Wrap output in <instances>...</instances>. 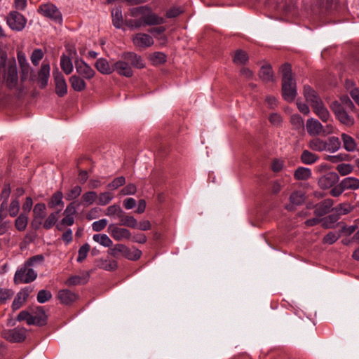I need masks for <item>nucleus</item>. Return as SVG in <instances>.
Returning a JSON list of instances; mask_svg holds the SVG:
<instances>
[{"instance_id":"obj_1","label":"nucleus","mask_w":359,"mask_h":359,"mask_svg":"<svg viewBox=\"0 0 359 359\" xmlns=\"http://www.w3.org/2000/svg\"><path fill=\"white\" fill-rule=\"evenodd\" d=\"M129 15L135 19H126L125 25L132 29L146 26L159 25L165 22L163 17L156 15L146 6L130 8Z\"/></svg>"},{"instance_id":"obj_2","label":"nucleus","mask_w":359,"mask_h":359,"mask_svg":"<svg viewBox=\"0 0 359 359\" xmlns=\"http://www.w3.org/2000/svg\"><path fill=\"white\" fill-rule=\"evenodd\" d=\"M330 107L341 123L346 126L353 125L354 118L351 113L354 111L355 106L348 96H341L339 100L332 102Z\"/></svg>"},{"instance_id":"obj_3","label":"nucleus","mask_w":359,"mask_h":359,"mask_svg":"<svg viewBox=\"0 0 359 359\" xmlns=\"http://www.w3.org/2000/svg\"><path fill=\"white\" fill-rule=\"evenodd\" d=\"M282 73V95L285 100L291 102L297 95L296 82L293 79L291 65L283 64L280 67Z\"/></svg>"},{"instance_id":"obj_4","label":"nucleus","mask_w":359,"mask_h":359,"mask_svg":"<svg viewBox=\"0 0 359 359\" xmlns=\"http://www.w3.org/2000/svg\"><path fill=\"white\" fill-rule=\"evenodd\" d=\"M36 277L37 273L35 271L23 264L15 271L13 280L15 284L29 283L34 281Z\"/></svg>"},{"instance_id":"obj_5","label":"nucleus","mask_w":359,"mask_h":359,"mask_svg":"<svg viewBox=\"0 0 359 359\" xmlns=\"http://www.w3.org/2000/svg\"><path fill=\"white\" fill-rule=\"evenodd\" d=\"M6 22L12 30L21 31L27 23L26 18L18 11H11L6 17Z\"/></svg>"},{"instance_id":"obj_6","label":"nucleus","mask_w":359,"mask_h":359,"mask_svg":"<svg viewBox=\"0 0 359 359\" xmlns=\"http://www.w3.org/2000/svg\"><path fill=\"white\" fill-rule=\"evenodd\" d=\"M46 216V206L43 203L35 204L33 208V219L31 222L32 227L37 230L41 225L43 219Z\"/></svg>"},{"instance_id":"obj_7","label":"nucleus","mask_w":359,"mask_h":359,"mask_svg":"<svg viewBox=\"0 0 359 359\" xmlns=\"http://www.w3.org/2000/svg\"><path fill=\"white\" fill-rule=\"evenodd\" d=\"M132 42L135 47L140 49H146L154 43L153 37L149 34L138 32L131 37Z\"/></svg>"},{"instance_id":"obj_8","label":"nucleus","mask_w":359,"mask_h":359,"mask_svg":"<svg viewBox=\"0 0 359 359\" xmlns=\"http://www.w3.org/2000/svg\"><path fill=\"white\" fill-rule=\"evenodd\" d=\"M26 329L24 327H15L4 330L2 332L3 337L11 343H19L26 339Z\"/></svg>"},{"instance_id":"obj_9","label":"nucleus","mask_w":359,"mask_h":359,"mask_svg":"<svg viewBox=\"0 0 359 359\" xmlns=\"http://www.w3.org/2000/svg\"><path fill=\"white\" fill-rule=\"evenodd\" d=\"M6 67L5 79L8 88L15 87L18 83V71L15 60L9 61Z\"/></svg>"},{"instance_id":"obj_10","label":"nucleus","mask_w":359,"mask_h":359,"mask_svg":"<svg viewBox=\"0 0 359 359\" xmlns=\"http://www.w3.org/2000/svg\"><path fill=\"white\" fill-rule=\"evenodd\" d=\"M39 11L45 17L48 18L59 23L62 22V15L55 6L52 4H42L39 8Z\"/></svg>"},{"instance_id":"obj_11","label":"nucleus","mask_w":359,"mask_h":359,"mask_svg":"<svg viewBox=\"0 0 359 359\" xmlns=\"http://www.w3.org/2000/svg\"><path fill=\"white\" fill-rule=\"evenodd\" d=\"M108 232L111 236L117 241L129 240L132 238L131 233L128 229L118 227L115 224L109 225Z\"/></svg>"},{"instance_id":"obj_12","label":"nucleus","mask_w":359,"mask_h":359,"mask_svg":"<svg viewBox=\"0 0 359 359\" xmlns=\"http://www.w3.org/2000/svg\"><path fill=\"white\" fill-rule=\"evenodd\" d=\"M76 71L79 76L86 79H91L94 77L95 72L82 59H76L74 61Z\"/></svg>"},{"instance_id":"obj_13","label":"nucleus","mask_w":359,"mask_h":359,"mask_svg":"<svg viewBox=\"0 0 359 359\" xmlns=\"http://www.w3.org/2000/svg\"><path fill=\"white\" fill-rule=\"evenodd\" d=\"M114 72H116L118 74L126 77H131L133 72L131 66L127 60L121 58L113 64Z\"/></svg>"},{"instance_id":"obj_14","label":"nucleus","mask_w":359,"mask_h":359,"mask_svg":"<svg viewBox=\"0 0 359 359\" xmlns=\"http://www.w3.org/2000/svg\"><path fill=\"white\" fill-rule=\"evenodd\" d=\"M339 176L334 172H330L321 176L318 179V184L323 189H327L332 187L338 181Z\"/></svg>"},{"instance_id":"obj_15","label":"nucleus","mask_w":359,"mask_h":359,"mask_svg":"<svg viewBox=\"0 0 359 359\" xmlns=\"http://www.w3.org/2000/svg\"><path fill=\"white\" fill-rule=\"evenodd\" d=\"M55 93L59 97H64L67 93V84L64 76L61 72L57 71L53 72Z\"/></svg>"},{"instance_id":"obj_16","label":"nucleus","mask_w":359,"mask_h":359,"mask_svg":"<svg viewBox=\"0 0 359 359\" xmlns=\"http://www.w3.org/2000/svg\"><path fill=\"white\" fill-rule=\"evenodd\" d=\"M32 292V289L29 287H26L22 289L15 297L12 303V309L13 311L18 310L26 302L29 294Z\"/></svg>"},{"instance_id":"obj_17","label":"nucleus","mask_w":359,"mask_h":359,"mask_svg":"<svg viewBox=\"0 0 359 359\" xmlns=\"http://www.w3.org/2000/svg\"><path fill=\"white\" fill-rule=\"evenodd\" d=\"M351 210L350 205H346V208L344 209V211L337 212H334L330 214L329 216L324 217L321 219L322 225L323 227L326 229H330L332 227V225L339 220L340 216L341 215H346Z\"/></svg>"},{"instance_id":"obj_18","label":"nucleus","mask_w":359,"mask_h":359,"mask_svg":"<svg viewBox=\"0 0 359 359\" xmlns=\"http://www.w3.org/2000/svg\"><path fill=\"white\" fill-rule=\"evenodd\" d=\"M307 133L311 136L321 135L323 132L322 123L314 118L307 119L306 123Z\"/></svg>"},{"instance_id":"obj_19","label":"nucleus","mask_w":359,"mask_h":359,"mask_svg":"<svg viewBox=\"0 0 359 359\" xmlns=\"http://www.w3.org/2000/svg\"><path fill=\"white\" fill-rule=\"evenodd\" d=\"M304 95L306 102L309 103L311 108L323 102L317 93L309 86H305L304 87Z\"/></svg>"},{"instance_id":"obj_20","label":"nucleus","mask_w":359,"mask_h":359,"mask_svg":"<svg viewBox=\"0 0 359 359\" xmlns=\"http://www.w3.org/2000/svg\"><path fill=\"white\" fill-rule=\"evenodd\" d=\"M121 58L127 60L128 62H130V66L135 68L142 69L144 67L142 57L134 52H125L122 53Z\"/></svg>"},{"instance_id":"obj_21","label":"nucleus","mask_w":359,"mask_h":359,"mask_svg":"<svg viewBox=\"0 0 359 359\" xmlns=\"http://www.w3.org/2000/svg\"><path fill=\"white\" fill-rule=\"evenodd\" d=\"M50 71V67L49 64L43 63L38 73V83L41 88H44L48 85Z\"/></svg>"},{"instance_id":"obj_22","label":"nucleus","mask_w":359,"mask_h":359,"mask_svg":"<svg viewBox=\"0 0 359 359\" xmlns=\"http://www.w3.org/2000/svg\"><path fill=\"white\" fill-rule=\"evenodd\" d=\"M57 297L61 304L69 305L77 299L78 295L68 289H63L58 292Z\"/></svg>"},{"instance_id":"obj_23","label":"nucleus","mask_w":359,"mask_h":359,"mask_svg":"<svg viewBox=\"0 0 359 359\" xmlns=\"http://www.w3.org/2000/svg\"><path fill=\"white\" fill-rule=\"evenodd\" d=\"M259 76L265 83L274 82L276 81L272 67L269 64L264 65L261 67Z\"/></svg>"},{"instance_id":"obj_24","label":"nucleus","mask_w":359,"mask_h":359,"mask_svg":"<svg viewBox=\"0 0 359 359\" xmlns=\"http://www.w3.org/2000/svg\"><path fill=\"white\" fill-rule=\"evenodd\" d=\"M334 203L332 199H325L315 207L314 213L316 216L320 217L330 212Z\"/></svg>"},{"instance_id":"obj_25","label":"nucleus","mask_w":359,"mask_h":359,"mask_svg":"<svg viewBox=\"0 0 359 359\" xmlns=\"http://www.w3.org/2000/svg\"><path fill=\"white\" fill-rule=\"evenodd\" d=\"M95 67L102 74H110L114 72L113 65L111 66L109 62L103 57L96 60Z\"/></svg>"},{"instance_id":"obj_26","label":"nucleus","mask_w":359,"mask_h":359,"mask_svg":"<svg viewBox=\"0 0 359 359\" xmlns=\"http://www.w3.org/2000/svg\"><path fill=\"white\" fill-rule=\"evenodd\" d=\"M312 109L323 122L327 123L331 118L330 114L323 102L314 106Z\"/></svg>"},{"instance_id":"obj_27","label":"nucleus","mask_w":359,"mask_h":359,"mask_svg":"<svg viewBox=\"0 0 359 359\" xmlns=\"http://www.w3.org/2000/svg\"><path fill=\"white\" fill-rule=\"evenodd\" d=\"M69 83L72 88L77 92H81L86 88V83L84 79L77 75H73L69 78Z\"/></svg>"},{"instance_id":"obj_28","label":"nucleus","mask_w":359,"mask_h":359,"mask_svg":"<svg viewBox=\"0 0 359 359\" xmlns=\"http://www.w3.org/2000/svg\"><path fill=\"white\" fill-rule=\"evenodd\" d=\"M325 140H323L319 137H315L310 140L308 143V147L314 151L322 152L325 151Z\"/></svg>"},{"instance_id":"obj_29","label":"nucleus","mask_w":359,"mask_h":359,"mask_svg":"<svg viewBox=\"0 0 359 359\" xmlns=\"http://www.w3.org/2000/svg\"><path fill=\"white\" fill-rule=\"evenodd\" d=\"M325 151L334 153L337 151L341 147V141L337 137L332 136L325 140Z\"/></svg>"},{"instance_id":"obj_30","label":"nucleus","mask_w":359,"mask_h":359,"mask_svg":"<svg viewBox=\"0 0 359 359\" xmlns=\"http://www.w3.org/2000/svg\"><path fill=\"white\" fill-rule=\"evenodd\" d=\"M341 186L345 190H357L359 189V180L356 177H348L343 179L341 182Z\"/></svg>"},{"instance_id":"obj_31","label":"nucleus","mask_w":359,"mask_h":359,"mask_svg":"<svg viewBox=\"0 0 359 359\" xmlns=\"http://www.w3.org/2000/svg\"><path fill=\"white\" fill-rule=\"evenodd\" d=\"M319 159V156L311 151L304 149L300 156L301 161L306 165L315 163Z\"/></svg>"},{"instance_id":"obj_32","label":"nucleus","mask_w":359,"mask_h":359,"mask_svg":"<svg viewBox=\"0 0 359 359\" xmlns=\"http://www.w3.org/2000/svg\"><path fill=\"white\" fill-rule=\"evenodd\" d=\"M120 225L126 226L129 228L136 229L137 227V219L131 215H128L123 211L122 216L119 218Z\"/></svg>"},{"instance_id":"obj_33","label":"nucleus","mask_w":359,"mask_h":359,"mask_svg":"<svg viewBox=\"0 0 359 359\" xmlns=\"http://www.w3.org/2000/svg\"><path fill=\"white\" fill-rule=\"evenodd\" d=\"M341 138L343 142V147L347 151H353L356 149V142L355 140L346 133L341 135Z\"/></svg>"},{"instance_id":"obj_34","label":"nucleus","mask_w":359,"mask_h":359,"mask_svg":"<svg viewBox=\"0 0 359 359\" xmlns=\"http://www.w3.org/2000/svg\"><path fill=\"white\" fill-rule=\"evenodd\" d=\"M311 177V170L309 168L299 167L294 172V177L297 180H307Z\"/></svg>"},{"instance_id":"obj_35","label":"nucleus","mask_w":359,"mask_h":359,"mask_svg":"<svg viewBox=\"0 0 359 359\" xmlns=\"http://www.w3.org/2000/svg\"><path fill=\"white\" fill-rule=\"evenodd\" d=\"M88 273L83 274L82 276H73L66 280L65 284L68 286L84 284L88 282Z\"/></svg>"},{"instance_id":"obj_36","label":"nucleus","mask_w":359,"mask_h":359,"mask_svg":"<svg viewBox=\"0 0 359 359\" xmlns=\"http://www.w3.org/2000/svg\"><path fill=\"white\" fill-rule=\"evenodd\" d=\"M35 316H33L34 325H43L46 323L47 316L42 306H37L34 311Z\"/></svg>"},{"instance_id":"obj_37","label":"nucleus","mask_w":359,"mask_h":359,"mask_svg":"<svg viewBox=\"0 0 359 359\" xmlns=\"http://www.w3.org/2000/svg\"><path fill=\"white\" fill-rule=\"evenodd\" d=\"M111 18L113 25L116 28L120 29L123 23L121 9L118 7L112 9Z\"/></svg>"},{"instance_id":"obj_38","label":"nucleus","mask_w":359,"mask_h":359,"mask_svg":"<svg viewBox=\"0 0 359 359\" xmlns=\"http://www.w3.org/2000/svg\"><path fill=\"white\" fill-rule=\"evenodd\" d=\"M63 194L60 191L55 192L49 199L48 205L50 208H54L57 205H63Z\"/></svg>"},{"instance_id":"obj_39","label":"nucleus","mask_w":359,"mask_h":359,"mask_svg":"<svg viewBox=\"0 0 359 359\" xmlns=\"http://www.w3.org/2000/svg\"><path fill=\"white\" fill-rule=\"evenodd\" d=\"M60 67L66 74H70L73 71V64L69 57L62 55L60 57Z\"/></svg>"},{"instance_id":"obj_40","label":"nucleus","mask_w":359,"mask_h":359,"mask_svg":"<svg viewBox=\"0 0 359 359\" xmlns=\"http://www.w3.org/2000/svg\"><path fill=\"white\" fill-rule=\"evenodd\" d=\"M123 210L120 207L119 205L114 204L110 206H109L104 212V215L112 217V218H117L119 219L120 217L122 216Z\"/></svg>"},{"instance_id":"obj_41","label":"nucleus","mask_w":359,"mask_h":359,"mask_svg":"<svg viewBox=\"0 0 359 359\" xmlns=\"http://www.w3.org/2000/svg\"><path fill=\"white\" fill-rule=\"evenodd\" d=\"M123 256L129 260L135 261L141 257L142 251L135 248L130 249L126 245Z\"/></svg>"},{"instance_id":"obj_42","label":"nucleus","mask_w":359,"mask_h":359,"mask_svg":"<svg viewBox=\"0 0 359 359\" xmlns=\"http://www.w3.org/2000/svg\"><path fill=\"white\" fill-rule=\"evenodd\" d=\"M59 211L53 212L49 214V215L46 218L44 222H42V226L45 229H51L57 222L58 220V215Z\"/></svg>"},{"instance_id":"obj_43","label":"nucleus","mask_w":359,"mask_h":359,"mask_svg":"<svg viewBox=\"0 0 359 359\" xmlns=\"http://www.w3.org/2000/svg\"><path fill=\"white\" fill-rule=\"evenodd\" d=\"M93 239L95 242L104 247H110L113 243L110 238L107 234L104 233L95 234L93 236Z\"/></svg>"},{"instance_id":"obj_44","label":"nucleus","mask_w":359,"mask_h":359,"mask_svg":"<svg viewBox=\"0 0 359 359\" xmlns=\"http://www.w3.org/2000/svg\"><path fill=\"white\" fill-rule=\"evenodd\" d=\"M27 223L28 217L25 213H21L15 221V226L18 231H22L25 230Z\"/></svg>"},{"instance_id":"obj_45","label":"nucleus","mask_w":359,"mask_h":359,"mask_svg":"<svg viewBox=\"0 0 359 359\" xmlns=\"http://www.w3.org/2000/svg\"><path fill=\"white\" fill-rule=\"evenodd\" d=\"M290 201L293 205H301L305 201L304 194L302 191H294L290 196Z\"/></svg>"},{"instance_id":"obj_46","label":"nucleus","mask_w":359,"mask_h":359,"mask_svg":"<svg viewBox=\"0 0 359 359\" xmlns=\"http://www.w3.org/2000/svg\"><path fill=\"white\" fill-rule=\"evenodd\" d=\"M248 60V56L245 51L241 50H238L235 53V55L233 57V62L236 65H244Z\"/></svg>"},{"instance_id":"obj_47","label":"nucleus","mask_w":359,"mask_h":359,"mask_svg":"<svg viewBox=\"0 0 359 359\" xmlns=\"http://www.w3.org/2000/svg\"><path fill=\"white\" fill-rule=\"evenodd\" d=\"M149 59L154 65H161L166 61V55L162 52H155L150 55Z\"/></svg>"},{"instance_id":"obj_48","label":"nucleus","mask_w":359,"mask_h":359,"mask_svg":"<svg viewBox=\"0 0 359 359\" xmlns=\"http://www.w3.org/2000/svg\"><path fill=\"white\" fill-rule=\"evenodd\" d=\"M20 210V201L16 198L11 201L9 208H8V212L9 215L12 217H16Z\"/></svg>"},{"instance_id":"obj_49","label":"nucleus","mask_w":359,"mask_h":359,"mask_svg":"<svg viewBox=\"0 0 359 359\" xmlns=\"http://www.w3.org/2000/svg\"><path fill=\"white\" fill-rule=\"evenodd\" d=\"M290 123L297 130L302 129L304 128V119L297 114L291 116Z\"/></svg>"},{"instance_id":"obj_50","label":"nucleus","mask_w":359,"mask_h":359,"mask_svg":"<svg viewBox=\"0 0 359 359\" xmlns=\"http://www.w3.org/2000/svg\"><path fill=\"white\" fill-rule=\"evenodd\" d=\"M82 191L80 186H75L71 189L65 195V198L67 201H72L78 198Z\"/></svg>"},{"instance_id":"obj_51","label":"nucleus","mask_w":359,"mask_h":359,"mask_svg":"<svg viewBox=\"0 0 359 359\" xmlns=\"http://www.w3.org/2000/svg\"><path fill=\"white\" fill-rule=\"evenodd\" d=\"M97 198V195L95 191H88L83 194L82 201L87 205H92Z\"/></svg>"},{"instance_id":"obj_52","label":"nucleus","mask_w":359,"mask_h":359,"mask_svg":"<svg viewBox=\"0 0 359 359\" xmlns=\"http://www.w3.org/2000/svg\"><path fill=\"white\" fill-rule=\"evenodd\" d=\"M17 320L18 321L26 320L27 323L29 325L34 324V322L33 321L34 320L33 316L32 314H30V313H29L27 311H22L20 312V313L18 314V316L17 317Z\"/></svg>"},{"instance_id":"obj_53","label":"nucleus","mask_w":359,"mask_h":359,"mask_svg":"<svg viewBox=\"0 0 359 359\" xmlns=\"http://www.w3.org/2000/svg\"><path fill=\"white\" fill-rule=\"evenodd\" d=\"M52 298V294L46 290H41L37 294V301L39 303L43 304Z\"/></svg>"},{"instance_id":"obj_54","label":"nucleus","mask_w":359,"mask_h":359,"mask_svg":"<svg viewBox=\"0 0 359 359\" xmlns=\"http://www.w3.org/2000/svg\"><path fill=\"white\" fill-rule=\"evenodd\" d=\"M90 247L88 243H85L80 247L78 252L77 262H82L87 257L88 252L90 251Z\"/></svg>"},{"instance_id":"obj_55","label":"nucleus","mask_w":359,"mask_h":359,"mask_svg":"<svg viewBox=\"0 0 359 359\" xmlns=\"http://www.w3.org/2000/svg\"><path fill=\"white\" fill-rule=\"evenodd\" d=\"M113 199V194L110 192H103L98 196V204L105 205L111 202Z\"/></svg>"},{"instance_id":"obj_56","label":"nucleus","mask_w":359,"mask_h":359,"mask_svg":"<svg viewBox=\"0 0 359 359\" xmlns=\"http://www.w3.org/2000/svg\"><path fill=\"white\" fill-rule=\"evenodd\" d=\"M336 169L341 175L344 176L352 172L353 166L348 163H341L337 166Z\"/></svg>"},{"instance_id":"obj_57","label":"nucleus","mask_w":359,"mask_h":359,"mask_svg":"<svg viewBox=\"0 0 359 359\" xmlns=\"http://www.w3.org/2000/svg\"><path fill=\"white\" fill-rule=\"evenodd\" d=\"M126 245L123 244H116L108 250V253L112 257H117L120 253L123 255Z\"/></svg>"},{"instance_id":"obj_58","label":"nucleus","mask_w":359,"mask_h":359,"mask_svg":"<svg viewBox=\"0 0 359 359\" xmlns=\"http://www.w3.org/2000/svg\"><path fill=\"white\" fill-rule=\"evenodd\" d=\"M43 53L42 50L38 48L33 50L30 59L32 64L34 66H37L39 64L40 60L43 58Z\"/></svg>"},{"instance_id":"obj_59","label":"nucleus","mask_w":359,"mask_h":359,"mask_svg":"<svg viewBox=\"0 0 359 359\" xmlns=\"http://www.w3.org/2000/svg\"><path fill=\"white\" fill-rule=\"evenodd\" d=\"M14 294V292L11 289L0 288V303H4L11 299Z\"/></svg>"},{"instance_id":"obj_60","label":"nucleus","mask_w":359,"mask_h":359,"mask_svg":"<svg viewBox=\"0 0 359 359\" xmlns=\"http://www.w3.org/2000/svg\"><path fill=\"white\" fill-rule=\"evenodd\" d=\"M125 183V177L121 176L114 179V180L107 185V187L110 189L114 190L123 186Z\"/></svg>"},{"instance_id":"obj_61","label":"nucleus","mask_w":359,"mask_h":359,"mask_svg":"<svg viewBox=\"0 0 359 359\" xmlns=\"http://www.w3.org/2000/svg\"><path fill=\"white\" fill-rule=\"evenodd\" d=\"M107 225V220L106 219H102L98 221H95L92 224V229L95 231H100L103 230Z\"/></svg>"},{"instance_id":"obj_62","label":"nucleus","mask_w":359,"mask_h":359,"mask_svg":"<svg viewBox=\"0 0 359 359\" xmlns=\"http://www.w3.org/2000/svg\"><path fill=\"white\" fill-rule=\"evenodd\" d=\"M43 256L38 255L30 257L24 264L30 267L34 266L36 264H41L43 261Z\"/></svg>"},{"instance_id":"obj_63","label":"nucleus","mask_w":359,"mask_h":359,"mask_svg":"<svg viewBox=\"0 0 359 359\" xmlns=\"http://www.w3.org/2000/svg\"><path fill=\"white\" fill-rule=\"evenodd\" d=\"M137 191V187L134 184H128L121 190L122 195H134Z\"/></svg>"},{"instance_id":"obj_64","label":"nucleus","mask_w":359,"mask_h":359,"mask_svg":"<svg viewBox=\"0 0 359 359\" xmlns=\"http://www.w3.org/2000/svg\"><path fill=\"white\" fill-rule=\"evenodd\" d=\"M339 238V236L333 232H330L327 235H325L323 238V243L326 244H333L335 243Z\"/></svg>"}]
</instances>
